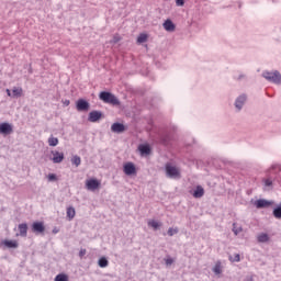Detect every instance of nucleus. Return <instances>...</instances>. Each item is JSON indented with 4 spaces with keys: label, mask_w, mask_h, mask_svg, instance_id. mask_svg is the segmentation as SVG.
Masks as SVG:
<instances>
[{
    "label": "nucleus",
    "mask_w": 281,
    "mask_h": 281,
    "mask_svg": "<svg viewBox=\"0 0 281 281\" xmlns=\"http://www.w3.org/2000/svg\"><path fill=\"white\" fill-rule=\"evenodd\" d=\"M203 194H205V190L201 186H198L193 191L194 199H201Z\"/></svg>",
    "instance_id": "obj_16"
},
{
    "label": "nucleus",
    "mask_w": 281,
    "mask_h": 281,
    "mask_svg": "<svg viewBox=\"0 0 281 281\" xmlns=\"http://www.w3.org/2000/svg\"><path fill=\"white\" fill-rule=\"evenodd\" d=\"M148 41V35L145 33H142L137 37V43H146Z\"/></svg>",
    "instance_id": "obj_29"
},
{
    "label": "nucleus",
    "mask_w": 281,
    "mask_h": 281,
    "mask_svg": "<svg viewBox=\"0 0 281 281\" xmlns=\"http://www.w3.org/2000/svg\"><path fill=\"white\" fill-rule=\"evenodd\" d=\"M261 76L262 78L268 80V82H273L274 85H281V74L278 70H274L272 72L265 70Z\"/></svg>",
    "instance_id": "obj_2"
},
{
    "label": "nucleus",
    "mask_w": 281,
    "mask_h": 281,
    "mask_svg": "<svg viewBox=\"0 0 281 281\" xmlns=\"http://www.w3.org/2000/svg\"><path fill=\"white\" fill-rule=\"evenodd\" d=\"M272 214L274 218H278L279 221H281V203L273 209Z\"/></svg>",
    "instance_id": "obj_23"
},
{
    "label": "nucleus",
    "mask_w": 281,
    "mask_h": 281,
    "mask_svg": "<svg viewBox=\"0 0 281 281\" xmlns=\"http://www.w3.org/2000/svg\"><path fill=\"white\" fill-rule=\"evenodd\" d=\"M12 124L10 123H1L0 124V134L1 135H10L13 133Z\"/></svg>",
    "instance_id": "obj_10"
},
{
    "label": "nucleus",
    "mask_w": 281,
    "mask_h": 281,
    "mask_svg": "<svg viewBox=\"0 0 281 281\" xmlns=\"http://www.w3.org/2000/svg\"><path fill=\"white\" fill-rule=\"evenodd\" d=\"M7 94L9 95V98H12V91H10V89H7Z\"/></svg>",
    "instance_id": "obj_40"
},
{
    "label": "nucleus",
    "mask_w": 281,
    "mask_h": 281,
    "mask_svg": "<svg viewBox=\"0 0 281 281\" xmlns=\"http://www.w3.org/2000/svg\"><path fill=\"white\" fill-rule=\"evenodd\" d=\"M111 43H120V36H114Z\"/></svg>",
    "instance_id": "obj_37"
},
{
    "label": "nucleus",
    "mask_w": 281,
    "mask_h": 281,
    "mask_svg": "<svg viewBox=\"0 0 281 281\" xmlns=\"http://www.w3.org/2000/svg\"><path fill=\"white\" fill-rule=\"evenodd\" d=\"M213 273L215 276H221V273H223V266L221 263V261H216L215 266L212 269Z\"/></svg>",
    "instance_id": "obj_18"
},
{
    "label": "nucleus",
    "mask_w": 281,
    "mask_h": 281,
    "mask_svg": "<svg viewBox=\"0 0 281 281\" xmlns=\"http://www.w3.org/2000/svg\"><path fill=\"white\" fill-rule=\"evenodd\" d=\"M76 216V209H74L72 206L67 209V218H69V221H74Z\"/></svg>",
    "instance_id": "obj_24"
},
{
    "label": "nucleus",
    "mask_w": 281,
    "mask_h": 281,
    "mask_svg": "<svg viewBox=\"0 0 281 281\" xmlns=\"http://www.w3.org/2000/svg\"><path fill=\"white\" fill-rule=\"evenodd\" d=\"M112 133H124L126 131V127L122 123H114L111 126Z\"/></svg>",
    "instance_id": "obj_15"
},
{
    "label": "nucleus",
    "mask_w": 281,
    "mask_h": 281,
    "mask_svg": "<svg viewBox=\"0 0 281 281\" xmlns=\"http://www.w3.org/2000/svg\"><path fill=\"white\" fill-rule=\"evenodd\" d=\"M123 172H124L127 177H131V176L137 173V168L135 167V164H133V162H126V164L123 166Z\"/></svg>",
    "instance_id": "obj_6"
},
{
    "label": "nucleus",
    "mask_w": 281,
    "mask_h": 281,
    "mask_svg": "<svg viewBox=\"0 0 281 281\" xmlns=\"http://www.w3.org/2000/svg\"><path fill=\"white\" fill-rule=\"evenodd\" d=\"M18 229L22 238H25L27 236V225L25 223L19 224Z\"/></svg>",
    "instance_id": "obj_17"
},
{
    "label": "nucleus",
    "mask_w": 281,
    "mask_h": 281,
    "mask_svg": "<svg viewBox=\"0 0 281 281\" xmlns=\"http://www.w3.org/2000/svg\"><path fill=\"white\" fill-rule=\"evenodd\" d=\"M162 27L164 30H166V32H175L177 26L175 25V22H172V20L168 19L164 22Z\"/></svg>",
    "instance_id": "obj_13"
},
{
    "label": "nucleus",
    "mask_w": 281,
    "mask_h": 281,
    "mask_svg": "<svg viewBox=\"0 0 281 281\" xmlns=\"http://www.w3.org/2000/svg\"><path fill=\"white\" fill-rule=\"evenodd\" d=\"M23 95V88L13 87L12 89V98H21Z\"/></svg>",
    "instance_id": "obj_19"
},
{
    "label": "nucleus",
    "mask_w": 281,
    "mask_h": 281,
    "mask_svg": "<svg viewBox=\"0 0 281 281\" xmlns=\"http://www.w3.org/2000/svg\"><path fill=\"white\" fill-rule=\"evenodd\" d=\"M85 256H87V249H81V250L79 251V257H80V258H85Z\"/></svg>",
    "instance_id": "obj_35"
},
{
    "label": "nucleus",
    "mask_w": 281,
    "mask_h": 281,
    "mask_svg": "<svg viewBox=\"0 0 281 281\" xmlns=\"http://www.w3.org/2000/svg\"><path fill=\"white\" fill-rule=\"evenodd\" d=\"M64 104H65V106H69V104H70L69 100H66V101L64 102Z\"/></svg>",
    "instance_id": "obj_41"
},
{
    "label": "nucleus",
    "mask_w": 281,
    "mask_h": 281,
    "mask_svg": "<svg viewBox=\"0 0 281 281\" xmlns=\"http://www.w3.org/2000/svg\"><path fill=\"white\" fill-rule=\"evenodd\" d=\"M87 190H90L91 192H94V190H98L100 188V181L98 179H90L86 182Z\"/></svg>",
    "instance_id": "obj_7"
},
{
    "label": "nucleus",
    "mask_w": 281,
    "mask_h": 281,
    "mask_svg": "<svg viewBox=\"0 0 281 281\" xmlns=\"http://www.w3.org/2000/svg\"><path fill=\"white\" fill-rule=\"evenodd\" d=\"M55 281H69V278L67 277V274H57L55 277Z\"/></svg>",
    "instance_id": "obj_31"
},
{
    "label": "nucleus",
    "mask_w": 281,
    "mask_h": 281,
    "mask_svg": "<svg viewBox=\"0 0 281 281\" xmlns=\"http://www.w3.org/2000/svg\"><path fill=\"white\" fill-rule=\"evenodd\" d=\"M48 181H56V175L49 173L48 175Z\"/></svg>",
    "instance_id": "obj_36"
},
{
    "label": "nucleus",
    "mask_w": 281,
    "mask_h": 281,
    "mask_svg": "<svg viewBox=\"0 0 281 281\" xmlns=\"http://www.w3.org/2000/svg\"><path fill=\"white\" fill-rule=\"evenodd\" d=\"M173 263H175V259H172L171 257L165 258L166 267H172Z\"/></svg>",
    "instance_id": "obj_32"
},
{
    "label": "nucleus",
    "mask_w": 281,
    "mask_h": 281,
    "mask_svg": "<svg viewBox=\"0 0 281 281\" xmlns=\"http://www.w3.org/2000/svg\"><path fill=\"white\" fill-rule=\"evenodd\" d=\"M90 108H91V104L85 99H79L76 102V109L80 113L89 111Z\"/></svg>",
    "instance_id": "obj_5"
},
{
    "label": "nucleus",
    "mask_w": 281,
    "mask_h": 281,
    "mask_svg": "<svg viewBox=\"0 0 281 281\" xmlns=\"http://www.w3.org/2000/svg\"><path fill=\"white\" fill-rule=\"evenodd\" d=\"M247 93H241L239 94L235 101H234V108H235V113H240L243 109H245V104H247Z\"/></svg>",
    "instance_id": "obj_4"
},
{
    "label": "nucleus",
    "mask_w": 281,
    "mask_h": 281,
    "mask_svg": "<svg viewBox=\"0 0 281 281\" xmlns=\"http://www.w3.org/2000/svg\"><path fill=\"white\" fill-rule=\"evenodd\" d=\"M177 5H184L186 1L183 0H176Z\"/></svg>",
    "instance_id": "obj_38"
},
{
    "label": "nucleus",
    "mask_w": 281,
    "mask_h": 281,
    "mask_svg": "<svg viewBox=\"0 0 281 281\" xmlns=\"http://www.w3.org/2000/svg\"><path fill=\"white\" fill-rule=\"evenodd\" d=\"M98 266H99L101 269H106V267H109V259H106V257H101V258L98 260Z\"/></svg>",
    "instance_id": "obj_21"
},
{
    "label": "nucleus",
    "mask_w": 281,
    "mask_h": 281,
    "mask_svg": "<svg viewBox=\"0 0 281 281\" xmlns=\"http://www.w3.org/2000/svg\"><path fill=\"white\" fill-rule=\"evenodd\" d=\"M263 183L265 188H271V186H273V181H271V179H265Z\"/></svg>",
    "instance_id": "obj_34"
},
{
    "label": "nucleus",
    "mask_w": 281,
    "mask_h": 281,
    "mask_svg": "<svg viewBox=\"0 0 281 281\" xmlns=\"http://www.w3.org/2000/svg\"><path fill=\"white\" fill-rule=\"evenodd\" d=\"M2 245H4V247H7V249H18L19 248V243L16 240L5 239L2 241Z\"/></svg>",
    "instance_id": "obj_14"
},
{
    "label": "nucleus",
    "mask_w": 281,
    "mask_h": 281,
    "mask_svg": "<svg viewBox=\"0 0 281 281\" xmlns=\"http://www.w3.org/2000/svg\"><path fill=\"white\" fill-rule=\"evenodd\" d=\"M53 234H58V231H56V229H53Z\"/></svg>",
    "instance_id": "obj_42"
},
{
    "label": "nucleus",
    "mask_w": 281,
    "mask_h": 281,
    "mask_svg": "<svg viewBox=\"0 0 281 281\" xmlns=\"http://www.w3.org/2000/svg\"><path fill=\"white\" fill-rule=\"evenodd\" d=\"M234 261H235V262H240V255H235Z\"/></svg>",
    "instance_id": "obj_39"
},
{
    "label": "nucleus",
    "mask_w": 281,
    "mask_h": 281,
    "mask_svg": "<svg viewBox=\"0 0 281 281\" xmlns=\"http://www.w3.org/2000/svg\"><path fill=\"white\" fill-rule=\"evenodd\" d=\"M52 155H53V158H52L53 164H63V160L65 159V154L53 150Z\"/></svg>",
    "instance_id": "obj_11"
},
{
    "label": "nucleus",
    "mask_w": 281,
    "mask_h": 281,
    "mask_svg": "<svg viewBox=\"0 0 281 281\" xmlns=\"http://www.w3.org/2000/svg\"><path fill=\"white\" fill-rule=\"evenodd\" d=\"M57 144H58V138L57 137L50 136L48 138V146H56Z\"/></svg>",
    "instance_id": "obj_30"
},
{
    "label": "nucleus",
    "mask_w": 281,
    "mask_h": 281,
    "mask_svg": "<svg viewBox=\"0 0 281 281\" xmlns=\"http://www.w3.org/2000/svg\"><path fill=\"white\" fill-rule=\"evenodd\" d=\"M240 232H243V226H238V224L234 223L233 224V234H235V236H238V234H240Z\"/></svg>",
    "instance_id": "obj_28"
},
{
    "label": "nucleus",
    "mask_w": 281,
    "mask_h": 281,
    "mask_svg": "<svg viewBox=\"0 0 281 281\" xmlns=\"http://www.w3.org/2000/svg\"><path fill=\"white\" fill-rule=\"evenodd\" d=\"M258 243H269V235L267 233H262L257 237Z\"/></svg>",
    "instance_id": "obj_26"
},
{
    "label": "nucleus",
    "mask_w": 281,
    "mask_h": 281,
    "mask_svg": "<svg viewBox=\"0 0 281 281\" xmlns=\"http://www.w3.org/2000/svg\"><path fill=\"white\" fill-rule=\"evenodd\" d=\"M168 236H175V234H179V228L170 227L167 232Z\"/></svg>",
    "instance_id": "obj_33"
},
{
    "label": "nucleus",
    "mask_w": 281,
    "mask_h": 281,
    "mask_svg": "<svg viewBox=\"0 0 281 281\" xmlns=\"http://www.w3.org/2000/svg\"><path fill=\"white\" fill-rule=\"evenodd\" d=\"M80 164H82V159L80 158V156L75 155L71 158V165L76 166V168H78V166H80Z\"/></svg>",
    "instance_id": "obj_22"
},
{
    "label": "nucleus",
    "mask_w": 281,
    "mask_h": 281,
    "mask_svg": "<svg viewBox=\"0 0 281 281\" xmlns=\"http://www.w3.org/2000/svg\"><path fill=\"white\" fill-rule=\"evenodd\" d=\"M237 82H247V75L245 72H239L234 77Z\"/></svg>",
    "instance_id": "obj_25"
},
{
    "label": "nucleus",
    "mask_w": 281,
    "mask_h": 281,
    "mask_svg": "<svg viewBox=\"0 0 281 281\" xmlns=\"http://www.w3.org/2000/svg\"><path fill=\"white\" fill-rule=\"evenodd\" d=\"M32 232H34V234H43V232H45V224H43V222H34L32 224Z\"/></svg>",
    "instance_id": "obj_12"
},
{
    "label": "nucleus",
    "mask_w": 281,
    "mask_h": 281,
    "mask_svg": "<svg viewBox=\"0 0 281 281\" xmlns=\"http://www.w3.org/2000/svg\"><path fill=\"white\" fill-rule=\"evenodd\" d=\"M99 99L105 104H111L112 106H120V99L115 94L109 91H102L99 93Z\"/></svg>",
    "instance_id": "obj_1"
},
{
    "label": "nucleus",
    "mask_w": 281,
    "mask_h": 281,
    "mask_svg": "<svg viewBox=\"0 0 281 281\" xmlns=\"http://www.w3.org/2000/svg\"><path fill=\"white\" fill-rule=\"evenodd\" d=\"M138 150L140 155H150V146L149 145H139Z\"/></svg>",
    "instance_id": "obj_20"
},
{
    "label": "nucleus",
    "mask_w": 281,
    "mask_h": 281,
    "mask_svg": "<svg viewBox=\"0 0 281 281\" xmlns=\"http://www.w3.org/2000/svg\"><path fill=\"white\" fill-rule=\"evenodd\" d=\"M100 120H102V113L100 111L94 110L89 113L88 122L95 123L100 122Z\"/></svg>",
    "instance_id": "obj_9"
},
{
    "label": "nucleus",
    "mask_w": 281,
    "mask_h": 281,
    "mask_svg": "<svg viewBox=\"0 0 281 281\" xmlns=\"http://www.w3.org/2000/svg\"><path fill=\"white\" fill-rule=\"evenodd\" d=\"M148 226L153 227V229L157 231L159 227H161V223H159L155 220H151L148 222Z\"/></svg>",
    "instance_id": "obj_27"
},
{
    "label": "nucleus",
    "mask_w": 281,
    "mask_h": 281,
    "mask_svg": "<svg viewBox=\"0 0 281 281\" xmlns=\"http://www.w3.org/2000/svg\"><path fill=\"white\" fill-rule=\"evenodd\" d=\"M165 170L168 179H181V170L172 166L170 162L166 164Z\"/></svg>",
    "instance_id": "obj_3"
},
{
    "label": "nucleus",
    "mask_w": 281,
    "mask_h": 281,
    "mask_svg": "<svg viewBox=\"0 0 281 281\" xmlns=\"http://www.w3.org/2000/svg\"><path fill=\"white\" fill-rule=\"evenodd\" d=\"M255 205L257 210H265V207H270V205H273V202L265 199H259L255 202Z\"/></svg>",
    "instance_id": "obj_8"
}]
</instances>
